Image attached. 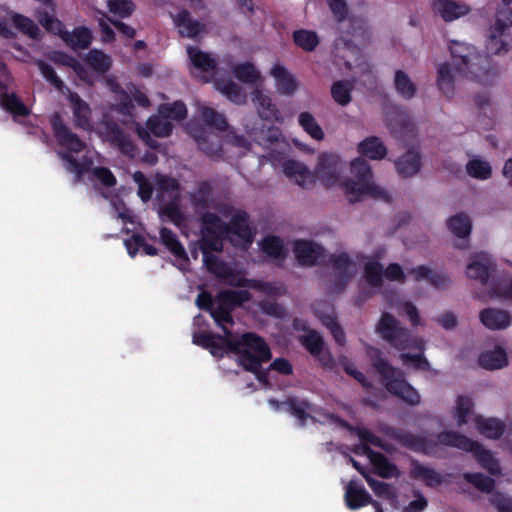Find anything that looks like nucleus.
I'll return each instance as SVG.
<instances>
[{"mask_svg":"<svg viewBox=\"0 0 512 512\" xmlns=\"http://www.w3.org/2000/svg\"><path fill=\"white\" fill-rule=\"evenodd\" d=\"M12 22L14 26L21 31L23 34H26L31 39H38L40 35V29L35 24V22L22 14L15 13L12 16Z\"/></svg>","mask_w":512,"mask_h":512,"instance_id":"obj_54","label":"nucleus"},{"mask_svg":"<svg viewBox=\"0 0 512 512\" xmlns=\"http://www.w3.org/2000/svg\"><path fill=\"white\" fill-rule=\"evenodd\" d=\"M317 316L321 320L322 324L329 330L335 342L339 346H344L346 343V335L341 325L337 322L336 317L330 314Z\"/></svg>","mask_w":512,"mask_h":512,"instance_id":"obj_53","label":"nucleus"},{"mask_svg":"<svg viewBox=\"0 0 512 512\" xmlns=\"http://www.w3.org/2000/svg\"><path fill=\"white\" fill-rule=\"evenodd\" d=\"M66 95L72 108L75 127L89 130L91 128L92 117V111L89 104L76 92H72L70 89H67Z\"/></svg>","mask_w":512,"mask_h":512,"instance_id":"obj_18","label":"nucleus"},{"mask_svg":"<svg viewBox=\"0 0 512 512\" xmlns=\"http://www.w3.org/2000/svg\"><path fill=\"white\" fill-rule=\"evenodd\" d=\"M36 66L38 67L43 78L50 83L57 91L66 95L67 89H69L62 79L56 74L54 68L46 63L44 60L38 59L35 61Z\"/></svg>","mask_w":512,"mask_h":512,"instance_id":"obj_42","label":"nucleus"},{"mask_svg":"<svg viewBox=\"0 0 512 512\" xmlns=\"http://www.w3.org/2000/svg\"><path fill=\"white\" fill-rule=\"evenodd\" d=\"M226 234H203V237L200 241V250L205 255L212 254L211 251H222L223 245H222V237Z\"/></svg>","mask_w":512,"mask_h":512,"instance_id":"obj_61","label":"nucleus"},{"mask_svg":"<svg viewBox=\"0 0 512 512\" xmlns=\"http://www.w3.org/2000/svg\"><path fill=\"white\" fill-rule=\"evenodd\" d=\"M0 105L9 112L13 119L17 117H27L31 110L22 102L16 93H3L1 95Z\"/></svg>","mask_w":512,"mask_h":512,"instance_id":"obj_34","label":"nucleus"},{"mask_svg":"<svg viewBox=\"0 0 512 512\" xmlns=\"http://www.w3.org/2000/svg\"><path fill=\"white\" fill-rule=\"evenodd\" d=\"M495 268L496 264L491 256L486 253H477L467 265L466 274L468 278L477 280L482 285H488Z\"/></svg>","mask_w":512,"mask_h":512,"instance_id":"obj_15","label":"nucleus"},{"mask_svg":"<svg viewBox=\"0 0 512 512\" xmlns=\"http://www.w3.org/2000/svg\"><path fill=\"white\" fill-rule=\"evenodd\" d=\"M105 137L122 154L127 156L134 155L136 148L131 137L118 124L112 121L105 123Z\"/></svg>","mask_w":512,"mask_h":512,"instance_id":"obj_17","label":"nucleus"},{"mask_svg":"<svg viewBox=\"0 0 512 512\" xmlns=\"http://www.w3.org/2000/svg\"><path fill=\"white\" fill-rule=\"evenodd\" d=\"M295 258L301 266L313 267L325 259V249L310 240H297L293 246Z\"/></svg>","mask_w":512,"mask_h":512,"instance_id":"obj_12","label":"nucleus"},{"mask_svg":"<svg viewBox=\"0 0 512 512\" xmlns=\"http://www.w3.org/2000/svg\"><path fill=\"white\" fill-rule=\"evenodd\" d=\"M271 75L275 79L277 90L284 95H292L298 86L296 78L281 64H276L271 69Z\"/></svg>","mask_w":512,"mask_h":512,"instance_id":"obj_28","label":"nucleus"},{"mask_svg":"<svg viewBox=\"0 0 512 512\" xmlns=\"http://www.w3.org/2000/svg\"><path fill=\"white\" fill-rule=\"evenodd\" d=\"M288 407V412L294 416L301 426L305 425L310 412L313 411V405L306 399H298L296 397H289L285 402Z\"/></svg>","mask_w":512,"mask_h":512,"instance_id":"obj_35","label":"nucleus"},{"mask_svg":"<svg viewBox=\"0 0 512 512\" xmlns=\"http://www.w3.org/2000/svg\"><path fill=\"white\" fill-rule=\"evenodd\" d=\"M357 436L363 442L362 450L371 459L376 473L384 479L397 478L400 476V470L396 464L390 462L388 458L382 453L373 451L367 444L388 451L387 445L384 441L367 428H359Z\"/></svg>","mask_w":512,"mask_h":512,"instance_id":"obj_7","label":"nucleus"},{"mask_svg":"<svg viewBox=\"0 0 512 512\" xmlns=\"http://www.w3.org/2000/svg\"><path fill=\"white\" fill-rule=\"evenodd\" d=\"M340 173V158L331 153H323L318 157L315 175L326 187L336 184Z\"/></svg>","mask_w":512,"mask_h":512,"instance_id":"obj_13","label":"nucleus"},{"mask_svg":"<svg viewBox=\"0 0 512 512\" xmlns=\"http://www.w3.org/2000/svg\"><path fill=\"white\" fill-rule=\"evenodd\" d=\"M394 88L397 94L405 99L410 100L417 94V86L410 79L408 74L403 70H396L394 73Z\"/></svg>","mask_w":512,"mask_h":512,"instance_id":"obj_37","label":"nucleus"},{"mask_svg":"<svg viewBox=\"0 0 512 512\" xmlns=\"http://www.w3.org/2000/svg\"><path fill=\"white\" fill-rule=\"evenodd\" d=\"M159 235L162 244L170 251L171 254L179 259L188 261V255L184 246L171 229L162 227L159 231Z\"/></svg>","mask_w":512,"mask_h":512,"instance_id":"obj_36","label":"nucleus"},{"mask_svg":"<svg viewBox=\"0 0 512 512\" xmlns=\"http://www.w3.org/2000/svg\"><path fill=\"white\" fill-rule=\"evenodd\" d=\"M433 10L446 22H451L465 16L470 11L468 6L453 0H434Z\"/></svg>","mask_w":512,"mask_h":512,"instance_id":"obj_23","label":"nucleus"},{"mask_svg":"<svg viewBox=\"0 0 512 512\" xmlns=\"http://www.w3.org/2000/svg\"><path fill=\"white\" fill-rule=\"evenodd\" d=\"M386 434L402 447L424 455H432L433 450L437 447L436 441L425 436L415 435L400 428L389 427L386 429Z\"/></svg>","mask_w":512,"mask_h":512,"instance_id":"obj_9","label":"nucleus"},{"mask_svg":"<svg viewBox=\"0 0 512 512\" xmlns=\"http://www.w3.org/2000/svg\"><path fill=\"white\" fill-rule=\"evenodd\" d=\"M366 482L377 497L386 499L391 503L396 502L397 492L391 484L376 480L373 477H366Z\"/></svg>","mask_w":512,"mask_h":512,"instance_id":"obj_49","label":"nucleus"},{"mask_svg":"<svg viewBox=\"0 0 512 512\" xmlns=\"http://www.w3.org/2000/svg\"><path fill=\"white\" fill-rule=\"evenodd\" d=\"M450 53L456 71L483 86L492 85L499 76L498 67L491 58L478 53L472 45L453 41Z\"/></svg>","mask_w":512,"mask_h":512,"instance_id":"obj_1","label":"nucleus"},{"mask_svg":"<svg viewBox=\"0 0 512 512\" xmlns=\"http://www.w3.org/2000/svg\"><path fill=\"white\" fill-rule=\"evenodd\" d=\"M234 76L241 82L254 84L259 79V73L252 63L238 64L233 69Z\"/></svg>","mask_w":512,"mask_h":512,"instance_id":"obj_59","label":"nucleus"},{"mask_svg":"<svg viewBox=\"0 0 512 512\" xmlns=\"http://www.w3.org/2000/svg\"><path fill=\"white\" fill-rule=\"evenodd\" d=\"M189 200L196 212L207 211L213 203V188L210 182H198L196 190L189 194Z\"/></svg>","mask_w":512,"mask_h":512,"instance_id":"obj_27","label":"nucleus"},{"mask_svg":"<svg viewBox=\"0 0 512 512\" xmlns=\"http://www.w3.org/2000/svg\"><path fill=\"white\" fill-rule=\"evenodd\" d=\"M61 158L66 162V170L68 172H74L77 179L89 170L90 162H80L68 152L62 153Z\"/></svg>","mask_w":512,"mask_h":512,"instance_id":"obj_63","label":"nucleus"},{"mask_svg":"<svg viewBox=\"0 0 512 512\" xmlns=\"http://www.w3.org/2000/svg\"><path fill=\"white\" fill-rule=\"evenodd\" d=\"M473 401L468 396H458L456 400V416L457 422L459 426L465 425L468 423V418L473 410Z\"/></svg>","mask_w":512,"mask_h":512,"instance_id":"obj_60","label":"nucleus"},{"mask_svg":"<svg viewBox=\"0 0 512 512\" xmlns=\"http://www.w3.org/2000/svg\"><path fill=\"white\" fill-rule=\"evenodd\" d=\"M366 355L390 394L410 406H416L420 403L421 397L418 391L405 380L404 373L401 370L389 363L378 347L367 346Z\"/></svg>","mask_w":512,"mask_h":512,"instance_id":"obj_2","label":"nucleus"},{"mask_svg":"<svg viewBox=\"0 0 512 512\" xmlns=\"http://www.w3.org/2000/svg\"><path fill=\"white\" fill-rule=\"evenodd\" d=\"M86 64L99 74H105L111 68V58L101 50H90L85 58Z\"/></svg>","mask_w":512,"mask_h":512,"instance_id":"obj_41","label":"nucleus"},{"mask_svg":"<svg viewBox=\"0 0 512 512\" xmlns=\"http://www.w3.org/2000/svg\"><path fill=\"white\" fill-rule=\"evenodd\" d=\"M502 7L496 11L495 23L487 39L486 49L491 54L507 52L510 47L511 35L506 33L512 26V0H502Z\"/></svg>","mask_w":512,"mask_h":512,"instance_id":"obj_8","label":"nucleus"},{"mask_svg":"<svg viewBox=\"0 0 512 512\" xmlns=\"http://www.w3.org/2000/svg\"><path fill=\"white\" fill-rule=\"evenodd\" d=\"M186 51L193 69L201 73V80L209 82L216 73L217 61L211 54L200 50L198 47L188 46Z\"/></svg>","mask_w":512,"mask_h":512,"instance_id":"obj_14","label":"nucleus"},{"mask_svg":"<svg viewBox=\"0 0 512 512\" xmlns=\"http://www.w3.org/2000/svg\"><path fill=\"white\" fill-rule=\"evenodd\" d=\"M243 341L245 345L233 352L237 355V364L253 373L259 382H266L268 373L262 370V364L272 357L268 344L253 332L243 333Z\"/></svg>","mask_w":512,"mask_h":512,"instance_id":"obj_3","label":"nucleus"},{"mask_svg":"<svg viewBox=\"0 0 512 512\" xmlns=\"http://www.w3.org/2000/svg\"><path fill=\"white\" fill-rule=\"evenodd\" d=\"M146 125L153 135L161 138L170 136L173 130V125L160 115L149 117Z\"/></svg>","mask_w":512,"mask_h":512,"instance_id":"obj_55","label":"nucleus"},{"mask_svg":"<svg viewBox=\"0 0 512 512\" xmlns=\"http://www.w3.org/2000/svg\"><path fill=\"white\" fill-rule=\"evenodd\" d=\"M474 421L477 430L490 439H499L505 431L504 423L496 418H484L477 415Z\"/></svg>","mask_w":512,"mask_h":512,"instance_id":"obj_33","label":"nucleus"},{"mask_svg":"<svg viewBox=\"0 0 512 512\" xmlns=\"http://www.w3.org/2000/svg\"><path fill=\"white\" fill-rule=\"evenodd\" d=\"M376 332L398 351H405L410 348L424 349L423 342L420 339L413 338L410 331L401 326L400 322L388 312L382 313L376 326Z\"/></svg>","mask_w":512,"mask_h":512,"instance_id":"obj_6","label":"nucleus"},{"mask_svg":"<svg viewBox=\"0 0 512 512\" xmlns=\"http://www.w3.org/2000/svg\"><path fill=\"white\" fill-rule=\"evenodd\" d=\"M105 137L122 154L127 156L134 155L136 148L131 137L118 124L112 121L105 123Z\"/></svg>","mask_w":512,"mask_h":512,"instance_id":"obj_16","label":"nucleus"},{"mask_svg":"<svg viewBox=\"0 0 512 512\" xmlns=\"http://www.w3.org/2000/svg\"><path fill=\"white\" fill-rule=\"evenodd\" d=\"M447 227L458 238L464 239L470 235L472 223L470 218L461 212L447 220Z\"/></svg>","mask_w":512,"mask_h":512,"instance_id":"obj_40","label":"nucleus"},{"mask_svg":"<svg viewBox=\"0 0 512 512\" xmlns=\"http://www.w3.org/2000/svg\"><path fill=\"white\" fill-rule=\"evenodd\" d=\"M248 218L245 211H238L227 224V234L235 235L243 242L251 244L254 240V233L248 224Z\"/></svg>","mask_w":512,"mask_h":512,"instance_id":"obj_22","label":"nucleus"},{"mask_svg":"<svg viewBox=\"0 0 512 512\" xmlns=\"http://www.w3.org/2000/svg\"><path fill=\"white\" fill-rule=\"evenodd\" d=\"M371 495L362 485L350 481L345 490V502L350 510H357L372 503Z\"/></svg>","mask_w":512,"mask_h":512,"instance_id":"obj_25","label":"nucleus"},{"mask_svg":"<svg viewBox=\"0 0 512 512\" xmlns=\"http://www.w3.org/2000/svg\"><path fill=\"white\" fill-rule=\"evenodd\" d=\"M410 477L423 480L427 487H437L444 482L443 476L433 468L424 466L417 459H411Z\"/></svg>","mask_w":512,"mask_h":512,"instance_id":"obj_26","label":"nucleus"},{"mask_svg":"<svg viewBox=\"0 0 512 512\" xmlns=\"http://www.w3.org/2000/svg\"><path fill=\"white\" fill-rule=\"evenodd\" d=\"M395 169L399 177L410 178L418 174L421 169V155L414 150H408L394 161Z\"/></svg>","mask_w":512,"mask_h":512,"instance_id":"obj_21","label":"nucleus"},{"mask_svg":"<svg viewBox=\"0 0 512 512\" xmlns=\"http://www.w3.org/2000/svg\"><path fill=\"white\" fill-rule=\"evenodd\" d=\"M199 150L212 159L223 156L222 144L218 135L208 133L204 128H198L193 132Z\"/></svg>","mask_w":512,"mask_h":512,"instance_id":"obj_19","label":"nucleus"},{"mask_svg":"<svg viewBox=\"0 0 512 512\" xmlns=\"http://www.w3.org/2000/svg\"><path fill=\"white\" fill-rule=\"evenodd\" d=\"M467 174L478 180H487L492 175L491 165L487 161L471 159L466 164Z\"/></svg>","mask_w":512,"mask_h":512,"instance_id":"obj_51","label":"nucleus"},{"mask_svg":"<svg viewBox=\"0 0 512 512\" xmlns=\"http://www.w3.org/2000/svg\"><path fill=\"white\" fill-rule=\"evenodd\" d=\"M437 442L447 447L457 448L466 452H472L481 467L490 474L500 473L499 462L492 453L485 449L479 442L468 438L455 431H442L437 434Z\"/></svg>","mask_w":512,"mask_h":512,"instance_id":"obj_5","label":"nucleus"},{"mask_svg":"<svg viewBox=\"0 0 512 512\" xmlns=\"http://www.w3.org/2000/svg\"><path fill=\"white\" fill-rule=\"evenodd\" d=\"M463 478L478 490L485 493H491L495 487V480L482 473H464Z\"/></svg>","mask_w":512,"mask_h":512,"instance_id":"obj_57","label":"nucleus"},{"mask_svg":"<svg viewBox=\"0 0 512 512\" xmlns=\"http://www.w3.org/2000/svg\"><path fill=\"white\" fill-rule=\"evenodd\" d=\"M402 362L405 365H412L414 369L419 371H428L430 370V363L427 358L422 354H411V353H402L400 355Z\"/></svg>","mask_w":512,"mask_h":512,"instance_id":"obj_64","label":"nucleus"},{"mask_svg":"<svg viewBox=\"0 0 512 512\" xmlns=\"http://www.w3.org/2000/svg\"><path fill=\"white\" fill-rule=\"evenodd\" d=\"M202 231L206 234H227V223L212 212L205 211L201 216Z\"/></svg>","mask_w":512,"mask_h":512,"instance_id":"obj_43","label":"nucleus"},{"mask_svg":"<svg viewBox=\"0 0 512 512\" xmlns=\"http://www.w3.org/2000/svg\"><path fill=\"white\" fill-rule=\"evenodd\" d=\"M203 262L208 272L218 278H228L232 274L228 264L214 254L203 256Z\"/></svg>","mask_w":512,"mask_h":512,"instance_id":"obj_45","label":"nucleus"},{"mask_svg":"<svg viewBox=\"0 0 512 512\" xmlns=\"http://www.w3.org/2000/svg\"><path fill=\"white\" fill-rule=\"evenodd\" d=\"M358 152L371 160H382L387 155V148L380 138L370 136L358 144Z\"/></svg>","mask_w":512,"mask_h":512,"instance_id":"obj_32","label":"nucleus"},{"mask_svg":"<svg viewBox=\"0 0 512 512\" xmlns=\"http://www.w3.org/2000/svg\"><path fill=\"white\" fill-rule=\"evenodd\" d=\"M210 316L213 318L216 325L222 329L223 335L217 334V337L225 343L226 348L229 351L235 352L245 345L243 341V334L235 338L233 337L231 329L227 327L228 324H234L232 311L217 306L211 311Z\"/></svg>","mask_w":512,"mask_h":512,"instance_id":"obj_11","label":"nucleus"},{"mask_svg":"<svg viewBox=\"0 0 512 512\" xmlns=\"http://www.w3.org/2000/svg\"><path fill=\"white\" fill-rule=\"evenodd\" d=\"M299 125L313 139L320 141L324 139V131L317 123L316 119L310 112H302L298 117Z\"/></svg>","mask_w":512,"mask_h":512,"instance_id":"obj_46","label":"nucleus"},{"mask_svg":"<svg viewBox=\"0 0 512 512\" xmlns=\"http://www.w3.org/2000/svg\"><path fill=\"white\" fill-rule=\"evenodd\" d=\"M351 173L354 179L346 180L344 183L349 202L360 201L364 195L375 199L390 201L388 193L380 186L373 183V173L370 164L363 158L358 157L351 162Z\"/></svg>","mask_w":512,"mask_h":512,"instance_id":"obj_4","label":"nucleus"},{"mask_svg":"<svg viewBox=\"0 0 512 512\" xmlns=\"http://www.w3.org/2000/svg\"><path fill=\"white\" fill-rule=\"evenodd\" d=\"M158 113L162 118L172 119L176 121L184 120L187 117V108L182 101L161 104Z\"/></svg>","mask_w":512,"mask_h":512,"instance_id":"obj_48","label":"nucleus"},{"mask_svg":"<svg viewBox=\"0 0 512 512\" xmlns=\"http://www.w3.org/2000/svg\"><path fill=\"white\" fill-rule=\"evenodd\" d=\"M62 24L61 32H53L59 35L72 49H87L92 42V33L85 26L76 27L72 32L64 31Z\"/></svg>","mask_w":512,"mask_h":512,"instance_id":"obj_24","label":"nucleus"},{"mask_svg":"<svg viewBox=\"0 0 512 512\" xmlns=\"http://www.w3.org/2000/svg\"><path fill=\"white\" fill-rule=\"evenodd\" d=\"M50 125L57 143L64 147L68 152L78 154L85 149V142L80 139L76 133L72 132V130L64 123L59 113H55L51 116Z\"/></svg>","mask_w":512,"mask_h":512,"instance_id":"obj_10","label":"nucleus"},{"mask_svg":"<svg viewBox=\"0 0 512 512\" xmlns=\"http://www.w3.org/2000/svg\"><path fill=\"white\" fill-rule=\"evenodd\" d=\"M251 295L246 290H221L216 295L217 306L233 311L236 307L248 302Z\"/></svg>","mask_w":512,"mask_h":512,"instance_id":"obj_29","label":"nucleus"},{"mask_svg":"<svg viewBox=\"0 0 512 512\" xmlns=\"http://www.w3.org/2000/svg\"><path fill=\"white\" fill-rule=\"evenodd\" d=\"M437 85L439 90L448 98L454 94V77L450 65L443 63L438 69Z\"/></svg>","mask_w":512,"mask_h":512,"instance_id":"obj_47","label":"nucleus"},{"mask_svg":"<svg viewBox=\"0 0 512 512\" xmlns=\"http://www.w3.org/2000/svg\"><path fill=\"white\" fill-rule=\"evenodd\" d=\"M508 363V357L504 349L496 348L492 351L481 353L479 356V364L488 370L501 369Z\"/></svg>","mask_w":512,"mask_h":512,"instance_id":"obj_39","label":"nucleus"},{"mask_svg":"<svg viewBox=\"0 0 512 512\" xmlns=\"http://www.w3.org/2000/svg\"><path fill=\"white\" fill-rule=\"evenodd\" d=\"M201 117L211 128L219 131H226L228 128V122L225 116L213 108L204 107L201 111Z\"/></svg>","mask_w":512,"mask_h":512,"instance_id":"obj_56","label":"nucleus"},{"mask_svg":"<svg viewBox=\"0 0 512 512\" xmlns=\"http://www.w3.org/2000/svg\"><path fill=\"white\" fill-rule=\"evenodd\" d=\"M262 251L269 257L283 260L286 256L283 241L280 237L270 235L262 242Z\"/></svg>","mask_w":512,"mask_h":512,"instance_id":"obj_52","label":"nucleus"},{"mask_svg":"<svg viewBox=\"0 0 512 512\" xmlns=\"http://www.w3.org/2000/svg\"><path fill=\"white\" fill-rule=\"evenodd\" d=\"M299 342L312 356L321 354L324 349L323 337L315 330H309L307 334L300 335Z\"/></svg>","mask_w":512,"mask_h":512,"instance_id":"obj_50","label":"nucleus"},{"mask_svg":"<svg viewBox=\"0 0 512 512\" xmlns=\"http://www.w3.org/2000/svg\"><path fill=\"white\" fill-rule=\"evenodd\" d=\"M174 22L183 37L195 38L205 29V25L198 20H193L187 10L180 11Z\"/></svg>","mask_w":512,"mask_h":512,"instance_id":"obj_30","label":"nucleus"},{"mask_svg":"<svg viewBox=\"0 0 512 512\" xmlns=\"http://www.w3.org/2000/svg\"><path fill=\"white\" fill-rule=\"evenodd\" d=\"M284 174L293 179L300 187H306L307 182L313 181V175L306 165L296 160H288L283 165Z\"/></svg>","mask_w":512,"mask_h":512,"instance_id":"obj_31","label":"nucleus"},{"mask_svg":"<svg viewBox=\"0 0 512 512\" xmlns=\"http://www.w3.org/2000/svg\"><path fill=\"white\" fill-rule=\"evenodd\" d=\"M364 276L367 282L374 286L379 287L383 283L384 269L380 262L369 261L364 265Z\"/></svg>","mask_w":512,"mask_h":512,"instance_id":"obj_58","label":"nucleus"},{"mask_svg":"<svg viewBox=\"0 0 512 512\" xmlns=\"http://www.w3.org/2000/svg\"><path fill=\"white\" fill-rule=\"evenodd\" d=\"M352 90L353 84L350 81L338 80L331 86V96L337 104L346 106L352 101Z\"/></svg>","mask_w":512,"mask_h":512,"instance_id":"obj_44","label":"nucleus"},{"mask_svg":"<svg viewBox=\"0 0 512 512\" xmlns=\"http://www.w3.org/2000/svg\"><path fill=\"white\" fill-rule=\"evenodd\" d=\"M108 7L111 13L121 18L129 17L135 9L132 0H108Z\"/></svg>","mask_w":512,"mask_h":512,"instance_id":"obj_62","label":"nucleus"},{"mask_svg":"<svg viewBox=\"0 0 512 512\" xmlns=\"http://www.w3.org/2000/svg\"><path fill=\"white\" fill-rule=\"evenodd\" d=\"M292 39L294 44L304 52H313L318 47L320 39L313 30L298 29L293 31Z\"/></svg>","mask_w":512,"mask_h":512,"instance_id":"obj_38","label":"nucleus"},{"mask_svg":"<svg viewBox=\"0 0 512 512\" xmlns=\"http://www.w3.org/2000/svg\"><path fill=\"white\" fill-rule=\"evenodd\" d=\"M480 322L490 330H503L510 326L511 314L503 309L486 308L479 314Z\"/></svg>","mask_w":512,"mask_h":512,"instance_id":"obj_20","label":"nucleus"}]
</instances>
